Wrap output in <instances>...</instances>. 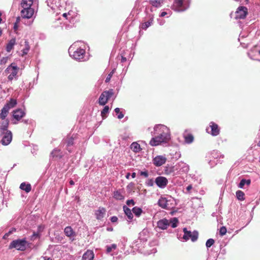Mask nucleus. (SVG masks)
Segmentation results:
<instances>
[{
  "label": "nucleus",
  "instance_id": "36",
  "mask_svg": "<svg viewBox=\"0 0 260 260\" xmlns=\"http://www.w3.org/2000/svg\"><path fill=\"white\" fill-rule=\"evenodd\" d=\"M24 46H25V48H23L22 50V52H23L22 55L27 54L28 51L29 50V48H30L29 43L27 41L25 40Z\"/></svg>",
  "mask_w": 260,
  "mask_h": 260
},
{
  "label": "nucleus",
  "instance_id": "8",
  "mask_svg": "<svg viewBox=\"0 0 260 260\" xmlns=\"http://www.w3.org/2000/svg\"><path fill=\"white\" fill-rule=\"evenodd\" d=\"M34 9L32 8H22L20 11L21 16L23 18L30 19L34 14Z\"/></svg>",
  "mask_w": 260,
  "mask_h": 260
},
{
  "label": "nucleus",
  "instance_id": "27",
  "mask_svg": "<svg viewBox=\"0 0 260 260\" xmlns=\"http://www.w3.org/2000/svg\"><path fill=\"white\" fill-rule=\"evenodd\" d=\"M16 43L15 39H12L9 41L7 45L6 50L7 52H10L12 49L13 48L14 45Z\"/></svg>",
  "mask_w": 260,
  "mask_h": 260
},
{
  "label": "nucleus",
  "instance_id": "7",
  "mask_svg": "<svg viewBox=\"0 0 260 260\" xmlns=\"http://www.w3.org/2000/svg\"><path fill=\"white\" fill-rule=\"evenodd\" d=\"M248 11L246 7L244 6L239 7L235 13V18L236 19H244Z\"/></svg>",
  "mask_w": 260,
  "mask_h": 260
},
{
  "label": "nucleus",
  "instance_id": "12",
  "mask_svg": "<svg viewBox=\"0 0 260 260\" xmlns=\"http://www.w3.org/2000/svg\"><path fill=\"white\" fill-rule=\"evenodd\" d=\"M12 139V134L10 131H7L4 136L1 140V143L3 145H8L10 143Z\"/></svg>",
  "mask_w": 260,
  "mask_h": 260
},
{
  "label": "nucleus",
  "instance_id": "33",
  "mask_svg": "<svg viewBox=\"0 0 260 260\" xmlns=\"http://www.w3.org/2000/svg\"><path fill=\"white\" fill-rule=\"evenodd\" d=\"M113 197L117 200H123L124 199V197L118 190L114 192Z\"/></svg>",
  "mask_w": 260,
  "mask_h": 260
},
{
  "label": "nucleus",
  "instance_id": "11",
  "mask_svg": "<svg viewBox=\"0 0 260 260\" xmlns=\"http://www.w3.org/2000/svg\"><path fill=\"white\" fill-rule=\"evenodd\" d=\"M167 158L165 156L158 155L154 157L153 159V164L156 167H160L166 162Z\"/></svg>",
  "mask_w": 260,
  "mask_h": 260
},
{
  "label": "nucleus",
  "instance_id": "37",
  "mask_svg": "<svg viewBox=\"0 0 260 260\" xmlns=\"http://www.w3.org/2000/svg\"><path fill=\"white\" fill-rule=\"evenodd\" d=\"M52 154L54 157L61 158L62 157V152L59 149H54Z\"/></svg>",
  "mask_w": 260,
  "mask_h": 260
},
{
  "label": "nucleus",
  "instance_id": "32",
  "mask_svg": "<svg viewBox=\"0 0 260 260\" xmlns=\"http://www.w3.org/2000/svg\"><path fill=\"white\" fill-rule=\"evenodd\" d=\"M149 3L153 7H159L164 3V0H150Z\"/></svg>",
  "mask_w": 260,
  "mask_h": 260
},
{
  "label": "nucleus",
  "instance_id": "6",
  "mask_svg": "<svg viewBox=\"0 0 260 260\" xmlns=\"http://www.w3.org/2000/svg\"><path fill=\"white\" fill-rule=\"evenodd\" d=\"M183 231L184 233L183 238L185 240H188L189 239L192 242L196 241L198 238V232L196 231L191 232L187 230L186 228H184Z\"/></svg>",
  "mask_w": 260,
  "mask_h": 260
},
{
  "label": "nucleus",
  "instance_id": "34",
  "mask_svg": "<svg viewBox=\"0 0 260 260\" xmlns=\"http://www.w3.org/2000/svg\"><path fill=\"white\" fill-rule=\"evenodd\" d=\"M132 211L137 216H139L142 213V209L138 207H134L132 209Z\"/></svg>",
  "mask_w": 260,
  "mask_h": 260
},
{
  "label": "nucleus",
  "instance_id": "9",
  "mask_svg": "<svg viewBox=\"0 0 260 260\" xmlns=\"http://www.w3.org/2000/svg\"><path fill=\"white\" fill-rule=\"evenodd\" d=\"M184 0H174L172 9L178 12L183 11L186 8L183 6Z\"/></svg>",
  "mask_w": 260,
  "mask_h": 260
},
{
  "label": "nucleus",
  "instance_id": "52",
  "mask_svg": "<svg viewBox=\"0 0 260 260\" xmlns=\"http://www.w3.org/2000/svg\"><path fill=\"white\" fill-rule=\"evenodd\" d=\"M192 188V186L191 184L189 185L187 187H186V190L188 192H189Z\"/></svg>",
  "mask_w": 260,
  "mask_h": 260
},
{
  "label": "nucleus",
  "instance_id": "26",
  "mask_svg": "<svg viewBox=\"0 0 260 260\" xmlns=\"http://www.w3.org/2000/svg\"><path fill=\"white\" fill-rule=\"evenodd\" d=\"M20 188L26 192H29L31 190V186L29 183L26 184L25 182H23L20 184Z\"/></svg>",
  "mask_w": 260,
  "mask_h": 260
},
{
  "label": "nucleus",
  "instance_id": "15",
  "mask_svg": "<svg viewBox=\"0 0 260 260\" xmlns=\"http://www.w3.org/2000/svg\"><path fill=\"white\" fill-rule=\"evenodd\" d=\"M25 115V113L21 109H17L13 111V117L17 121L20 120Z\"/></svg>",
  "mask_w": 260,
  "mask_h": 260
},
{
  "label": "nucleus",
  "instance_id": "61",
  "mask_svg": "<svg viewBox=\"0 0 260 260\" xmlns=\"http://www.w3.org/2000/svg\"><path fill=\"white\" fill-rule=\"evenodd\" d=\"M2 32H3L2 29L1 28H0V37L2 36Z\"/></svg>",
  "mask_w": 260,
  "mask_h": 260
},
{
  "label": "nucleus",
  "instance_id": "19",
  "mask_svg": "<svg viewBox=\"0 0 260 260\" xmlns=\"http://www.w3.org/2000/svg\"><path fill=\"white\" fill-rule=\"evenodd\" d=\"M158 205H159V206H160L163 209H169V207L168 206V201L165 198H161L158 200Z\"/></svg>",
  "mask_w": 260,
  "mask_h": 260
},
{
  "label": "nucleus",
  "instance_id": "4",
  "mask_svg": "<svg viewBox=\"0 0 260 260\" xmlns=\"http://www.w3.org/2000/svg\"><path fill=\"white\" fill-rule=\"evenodd\" d=\"M69 53L74 59L76 60H81L83 59L85 56V51L81 48H77L75 50L73 46H71L69 48Z\"/></svg>",
  "mask_w": 260,
  "mask_h": 260
},
{
  "label": "nucleus",
  "instance_id": "14",
  "mask_svg": "<svg viewBox=\"0 0 260 260\" xmlns=\"http://www.w3.org/2000/svg\"><path fill=\"white\" fill-rule=\"evenodd\" d=\"M210 127L211 129V134L213 136H216L219 134L220 128L216 123L214 122H211L210 123Z\"/></svg>",
  "mask_w": 260,
  "mask_h": 260
},
{
  "label": "nucleus",
  "instance_id": "62",
  "mask_svg": "<svg viewBox=\"0 0 260 260\" xmlns=\"http://www.w3.org/2000/svg\"><path fill=\"white\" fill-rule=\"evenodd\" d=\"M63 16L64 17H67V13H64V14H63Z\"/></svg>",
  "mask_w": 260,
  "mask_h": 260
},
{
  "label": "nucleus",
  "instance_id": "56",
  "mask_svg": "<svg viewBox=\"0 0 260 260\" xmlns=\"http://www.w3.org/2000/svg\"><path fill=\"white\" fill-rule=\"evenodd\" d=\"M43 259L44 260H52L51 258L50 257H47V256H44L43 257Z\"/></svg>",
  "mask_w": 260,
  "mask_h": 260
},
{
  "label": "nucleus",
  "instance_id": "10",
  "mask_svg": "<svg viewBox=\"0 0 260 260\" xmlns=\"http://www.w3.org/2000/svg\"><path fill=\"white\" fill-rule=\"evenodd\" d=\"M155 182L156 184L160 188H165L168 183V179L163 176H158L156 178Z\"/></svg>",
  "mask_w": 260,
  "mask_h": 260
},
{
  "label": "nucleus",
  "instance_id": "28",
  "mask_svg": "<svg viewBox=\"0 0 260 260\" xmlns=\"http://www.w3.org/2000/svg\"><path fill=\"white\" fill-rule=\"evenodd\" d=\"M17 104L16 100L11 99L4 106L9 110L11 108H14Z\"/></svg>",
  "mask_w": 260,
  "mask_h": 260
},
{
  "label": "nucleus",
  "instance_id": "46",
  "mask_svg": "<svg viewBox=\"0 0 260 260\" xmlns=\"http://www.w3.org/2000/svg\"><path fill=\"white\" fill-rule=\"evenodd\" d=\"M39 237H40V234L39 233L34 232V233L31 236V239L32 240H34L35 239H36L37 238H39Z\"/></svg>",
  "mask_w": 260,
  "mask_h": 260
},
{
  "label": "nucleus",
  "instance_id": "25",
  "mask_svg": "<svg viewBox=\"0 0 260 260\" xmlns=\"http://www.w3.org/2000/svg\"><path fill=\"white\" fill-rule=\"evenodd\" d=\"M131 149L136 153L139 152L141 150L140 145L137 142H133L131 145Z\"/></svg>",
  "mask_w": 260,
  "mask_h": 260
},
{
  "label": "nucleus",
  "instance_id": "49",
  "mask_svg": "<svg viewBox=\"0 0 260 260\" xmlns=\"http://www.w3.org/2000/svg\"><path fill=\"white\" fill-rule=\"evenodd\" d=\"M113 75V72H111L108 76V77L106 78V80H105V82H108L110 80V78H111L112 76Z\"/></svg>",
  "mask_w": 260,
  "mask_h": 260
},
{
  "label": "nucleus",
  "instance_id": "47",
  "mask_svg": "<svg viewBox=\"0 0 260 260\" xmlns=\"http://www.w3.org/2000/svg\"><path fill=\"white\" fill-rule=\"evenodd\" d=\"M15 231H16V229H15V228H12V229H11V230H10V231H9V232H8V233H6V234L5 235L4 237H5V236H9L10 234H11L13 232H15Z\"/></svg>",
  "mask_w": 260,
  "mask_h": 260
},
{
  "label": "nucleus",
  "instance_id": "60",
  "mask_svg": "<svg viewBox=\"0 0 260 260\" xmlns=\"http://www.w3.org/2000/svg\"><path fill=\"white\" fill-rule=\"evenodd\" d=\"M2 13L0 12V23L2 22V19L1 18Z\"/></svg>",
  "mask_w": 260,
  "mask_h": 260
},
{
  "label": "nucleus",
  "instance_id": "30",
  "mask_svg": "<svg viewBox=\"0 0 260 260\" xmlns=\"http://www.w3.org/2000/svg\"><path fill=\"white\" fill-rule=\"evenodd\" d=\"M9 124V120L8 119L5 120L1 123V127H0L1 131H3V132H4V131L7 132V131H8V127Z\"/></svg>",
  "mask_w": 260,
  "mask_h": 260
},
{
  "label": "nucleus",
  "instance_id": "39",
  "mask_svg": "<svg viewBox=\"0 0 260 260\" xmlns=\"http://www.w3.org/2000/svg\"><path fill=\"white\" fill-rule=\"evenodd\" d=\"M115 113L118 114L117 118L119 119H122L124 117V114L120 112V109L119 108H116L114 110Z\"/></svg>",
  "mask_w": 260,
  "mask_h": 260
},
{
  "label": "nucleus",
  "instance_id": "59",
  "mask_svg": "<svg viewBox=\"0 0 260 260\" xmlns=\"http://www.w3.org/2000/svg\"><path fill=\"white\" fill-rule=\"evenodd\" d=\"M129 176H130V173H127V174H126V178L127 179H128V178H129Z\"/></svg>",
  "mask_w": 260,
  "mask_h": 260
},
{
  "label": "nucleus",
  "instance_id": "5",
  "mask_svg": "<svg viewBox=\"0 0 260 260\" xmlns=\"http://www.w3.org/2000/svg\"><path fill=\"white\" fill-rule=\"evenodd\" d=\"M113 94L114 92L112 89L103 92L99 99V104L101 106L105 105Z\"/></svg>",
  "mask_w": 260,
  "mask_h": 260
},
{
  "label": "nucleus",
  "instance_id": "35",
  "mask_svg": "<svg viewBox=\"0 0 260 260\" xmlns=\"http://www.w3.org/2000/svg\"><path fill=\"white\" fill-rule=\"evenodd\" d=\"M109 111V107L108 106H106L103 109V110L101 111V116L103 119L106 118L107 117L106 115L107 113H108Z\"/></svg>",
  "mask_w": 260,
  "mask_h": 260
},
{
  "label": "nucleus",
  "instance_id": "51",
  "mask_svg": "<svg viewBox=\"0 0 260 260\" xmlns=\"http://www.w3.org/2000/svg\"><path fill=\"white\" fill-rule=\"evenodd\" d=\"M117 220H118V218H117L116 216H112V217L111 218V222H116Z\"/></svg>",
  "mask_w": 260,
  "mask_h": 260
},
{
  "label": "nucleus",
  "instance_id": "55",
  "mask_svg": "<svg viewBox=\"0 0 260 260\" xmlns=\"http://www.w3.org/2000/svg\"><path fill=\"white\" fill-rule=\"evenodd\" d=\"M245 181H246V184L248 185H250V183H251V181L250 180L248 179V180H246L245 179Z\"/></svg>",
  "mask_w": 260,
  "mask_h": 260
},
{
  "label": "nucleus",
  "instance_id": "2",
  "mask_svg": "<svg viewBox=\"0 0 260 260\" xmlns=\"http://www.w3.org/2000/svg\"><path fill=\"white\" fill-rule=\"evenodd\" d=\"M27 245V242L25 238L22 239H17L11 242L9 246L10 249L15 248L18 250L24 251Z\"/></svg>",
  "mask_w": 260,
  "mask_h": 260
},
{
  "label": "nucleus",
  "instance_id": "16",
  "mask_svg": "<svg viewBox=\"0 0 260 260\" xmlns=\"http://www.w3.org/2000/svg\"><path fill=\"white\" fill-rule=\"evenodd\" d=\"M169 224L170 222L165 218L160 220L157 222V226L162 230L167 229Z\"/></svg>",
  "mask_w": 260,
  "mask_h": 260
},
{
  "label": "nucleus",
  "instance_id": "42",
  "mask_svg": "<svg viewBox=\"0 0 260 260\" xmlns=\"http://www.w3.org/2000/svg\"><path fill=\"white\" fill-rule=\"evenodd\" d=\"M226 232H227V231H226V227L224 226H223L221 227L219 229V235L221 236H223L226 234Z\"/></svg>",
  "mask_w": 260,
  "mask_h": 260
},
{
  "label": "nucleus",
  "instance_id": "40",
  "mask_svg": "<svg viewBox=\"0 0 260 260\" xmlns=\"http://www.w3.org/2000/svg\"><path fill=\"white\" fill-rule=\"evenodd\" d=\"M117 248V245L115 244H113L111 245V246H107V252L110 253L113 250L116 249Z\"/></svg>",
  "mask_w": 260,
  "mask_h": 260
},
{
  "label": "nucleus",
  "instance_id": "44",
  "mask_svg": "<svg viewBox=\"0 0 260 260\" xmlns=\"http://www.w3.org/2000/svg\"><path fill=\"white\" fill-rule=\"evenodd\" d=\"M9 59V57H4L0 59V64H5Z\"/></svg>",
  "mask_w": 260,
  "mask_h": 260
},
{
  "label": "nucleus",
  "instance_id": "21",
  "mask_svg": "<svg viewBox=\"0 0 260 260\" xmlns=\"http://www.w3.org/2000/svg\"><path fill=\"white\" fill-rule=\"evenodd\" d=\"M183 138L184 139V141L186 143L190 144L194 140L193 136L190 133L184 134L183 135Z\"/></svg>",
  "mask_w": 260,
  "mask_h": 260
},
{
  "label": "nucleus",
  "instance_id": "48",
  "mask_svg": "<svg viewBox=\"0 0 260 260\" xmlns=\"http://www.w3.org/2000/svg\"><path fill=\"white\" fill-rule=\"evenodd\" d=\"M135 203L133 200H128L126 201V204L128 206H130L131 205L134 206Z\"/></svg>",
  "mask_w": 260,
  "mask_h": 260
},
{
  "label": "nucleus",
  "instance_id": "20",
  "mask_svg": "<svg viewBox=\"0 0 260 260\" xmlns=\"http://www.w3.org/2000/svg\"><path fill=\"white\" fill-rule=\"evenodd\" d=\"M94 257V254L92 251L87 250L82 256L83 260H92Z\"/></svg>",
  "mask_w": 260,
  "mask_h": 260
},
{
  "label": "nucleus",
  "instance_id": "50",
  "mask_svg": "<svg viewBox=\"0 0 260 260\" xmlns=\"http://www.w3.org/2000/svg\"><path fill=\"white\" fill-rule=\"evenodd\" d=\"M140 174L141 176H144L146 178L148 176V173L147 171L141 172Z\"/></svg>",
  "mask_w": 260,
  "mask_h": 260
},
{
  "label": "nucleus",
  "instance_id": "23",
  "mask_svg": "<svg viewBox=\"0 0 260 260\" xmlns=\"http://www.w3.org/2000/svg\"><path fill=\"white\" fill-rule=\"evenodd\" d=\"M153 21V17H151L149 20L146 22H143L141 25V28L142 29L146 30L148 27L151 26Z\"/></svg>",
  "mask_w": 260,
  "mask_h": 260
},
{
  "label": "nucleus",
  "instance_id": "38",
  "mask_svg": "<svg viewBox=\"0 0 260 260\" xmlns=\"http://www.w3.org/2000/svg\"><path fill=\"white\" fill-rule=\"evenodd\" d=\"M236 196H237V199L240 201L243 200L244 199V193L241 190H238L236 192Z\"/></svg>",
  "mask_w": 260,
  "mask_h": 260
},
{
  "label": "nucleus",
  "instance_id": "58",
  "mask_svg": "<svg viewBox=\"0 0 260 260\" xmlns=\"http://www.w3.org/2000/svg\"><path fill=\"white\" fill-rule=\"evenodd\" d=\"M69 183L71 185H73L74 184V182L72 180H71Z\"/></svg>",
  "mask_w": 260,
  "mask_h": 260
},
{
  "label": "nucleus",
  "instance_id": "13",
  "mask_svg": "<svg viewBox=\"0 0 260 260\" xmlns=\"http://www.w3.org/2000/svg\"><path fill=\"white\" fill-rule=\"evenodd\" d=\"M106 209L104 207H100L97 210L95 211V215L96 219L102 220L106 214Z\"/></svg>",
  "mask_w": 260,
  "mask_h": 260
},
{
  "label": "nucleus",
  "instance_id": "29",
  "mask_svg": "<svg viewBox=\"0 0 260 260\" xmlns=\"http://www.w3.org/2000/svg\"><path fill=\"white\" fill-rule=\"evenodd\" d=\"M123 209L124 213L127 216L128 218L129 219H132L133 218V215L132 212V210L130 209H129L127 207H126L125 205L123 206Z\"/></svg>",
  "mask_w": 260,
  "mask_h": 260
},
{
  "label": "nucleus",
  "instance_id": "17",
  "mask_svg": "<svg viewBox=\"0 0 260 260\" xmlns=\"http://www.w3.org/2000/svg\"><path fill=\"white\" fill-rule=\"evenodd\" d=\"M74 138L73 136H68L64 139V142L67 144V149L69 151V152H71V150L69 149V147L73 145L74 144Z\"/></svg>",
  "mask_w": 260,
  "mask_h": 260
},
{
  "label": "nucleus",
  "instance_id": "53",
  "mask_svg": "<svg viewBox=\"0 0 260 260\" xmlns=\"http://www.w3.org/2000/svg\"><path fill=\"white\" fill-rule=\"evenodd\" d=\"M121 61L122 62H125L126 61V57L123 56H121Z\"/></svg>",
  "mask_w": 260,
  "mask_h": 260
},
{
  "label": "nucleus",
  "instance_id": "43",
  "mask_svg": "<svg viewBox=\"0 0 260 260\" xmlns=\"http://www.w3.org/2000/svg\"><path fill=\"white\" fill-rule=\"evenodd\" d=\"M178 222V220L177 218L174 217L172 218V219L171 221V222L172 223V227L173 228L177 227Z\"/></svg>",
  "mask_w": 260,
  "mask_h": 260
},
{
  "label": "nucleus",
  "instance_id": "45",
  "mask_svg": "<svg viewBox=\"0 0 260 260\" xmlns=\"http://www.w3.org/2000/svg\"><path fill=\"white\" fill-rule=\"evenodd\" d=\"M246 184L245 179H243L241 180L239 184V187L242 188L244 185Z\"/></svg>",
  "mask_w": 260,
  "mask_h": 260
},
{
  "label": "nucleus",
  "instance_id": "1",
  "mask_svg": "<svg viewBox=\"0 0 260 260\" xmlns=\"http://www.w3.org/2000/svg\"><path fill=\"white\" fill-rule=\"evenodd\" d=\"M155 136L150 141L149 144L156 146L168 143L171 139L170 129L164 125H157L154 127Z\"/></svg>",
  "mask_w": 260,
  "mask_h": 260
},
{
  "label": "nucleus",
  "instance_id": "24",
  "mask_svg": "<svg viewBox=\"0 0 260 260\" xmlns=\"http://www.w3.org/2000/svg\"><path fill=\"white\" fill-rule=\"evenodd\" d=\"M251 53L254 60L260 61V50L254 48L251 50Z\"/></svg>",
  "mask_w": 260,
  "mask_h": 260
},
{
  "label": "nucleus",
  "instance_id": "64",
  "mask_svg": "<svg viewBox=\"0 0 260 260\" xmlns=\"http://www.w3.org/2000/svg\"><path fill=\"white\" fill-rule=\"evenodd\" d=\"M257 145L260 147V141H259L258 143L257 144Z\"/></svg>",
  "mask_w": 260,
  "mask_h": 260
},
{
  "label": "nucleus",
  "instance_id": "41",
  "mask_svg": "<svg viewBox=\"0 0 260 260\" xmlns=\"http://www.w3.org/2000/svg\"><path fill=\"white\" fill-rule=\"evenodd\" d=\"M215 243V241L213 239H208L206 243V246L207 248H209L211 246H212Z\"/></svg>",
  "mask_w": 260,
  "mask_h": 260
},
{
  "label": "nucleus",
  "instance_id": "54",
  "mask_svg": "<svg viewBox=\"0 0 260 260\" xmlns=\"http://www.w3.org/2000/svg\"><path fill=\"white\" fill-rule=\"evenodd\" d=\"M167 12H161V13L160 14V17H164L166 15H167Z\"/></svg>",
  "mask_w": 260,
  "mask_h": 260
},
{
  "label": "nucleus",
  "instance_id": "57",
  "mask_svg": "<svg viewBox=\"0 0 260 260\" xmlns=\"http://www.w3.org/2000/svg\"><path fill=\"white\" fill-rule=\"evenodd\" d=\"M136 173L134 172V173H133L132 174V178H135V177H136Z\"/></svg>",
  "mask_w": 260,
  "mask_h": 260
},
{
  "label": "nucleus",
  "instance_id": "18",
  "mask_svg": "<svg viewBox=\"0 0 260 260\" xmlns=\"http://www.w3.org/2000/svg\"><path fill=\"white\" fill-rule=\"evenodd\" d=\"M64 233L67 237H70V238L76 236L75 232L70 226L65 228Z\"/></svg>",
  "mask_w": 260,
  "mask_h": 260
},
{
  "label": "nucleus",
  "instance_id": "22",
  "mask_svg": "<svg viewBox=\"0 0 260 260\" xmlns=\"http://www.w3.org/2000/svg\"><path fill=\"white\" fill-rule=\"evenodd\" d=\"M33 0H21V7L22 8H31Z\"/></svg>",
  "mask_w": 260,
  "mask_h": 260
},
{
  "label": "nucleus",
  "instance_id": "31",
  "mask_svg": "<svg viewBox=\"0 0 260 260\" xmlns=\"http://www.w3.org/2000/svg\"><path fill=\"white\" fill-rule=\"evenodd\" d=\"M9 110L8 109V108L4 106L1 110V113L0 114V118L4 120L7 116L9 113Z\"/></svg>",
  "mask_w": 260,
  "mask_h": 260
},
{
  "label": "nucleus",
  "instance_id": "63",
  "mask_svg": "<svg viewBox=\"0 0 260 260\" xmlns=\"http://www.w3.org/2000/svg\"><path fill=\"white\" fill-rule=\"evenodd\" d=\"M62 239H63V238H62V237H61V238H58V240H59V241H61Z\"/></svg>",
  "mask_w": 260,
  "mask_h": 260
},
{
  "label": "nucleus",
  "instance_id": "3",
  "mask_svg": "<svg viewBox=\"0 0 260 260\" xmlns=\"http://www.w3.org/2000/svg\"><path fill=\"white\" fill-rule=\"evenodd\" d=\"M19 68L18 67L15 63H12L5 70V72L8 75V79L9 81H12L14 79H17V74Z\"/></svg>",
  "mask_w": 260,
  "mask_h": 260
}]
</instances>
